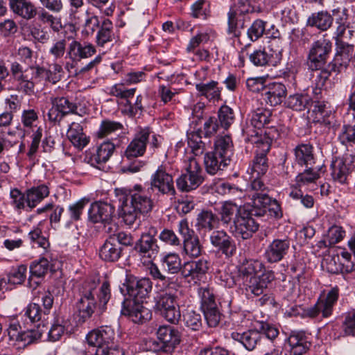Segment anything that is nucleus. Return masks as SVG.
<instances>
[{"instance_id": "f257e3e1", "label": "nucleus", "mask_w": 355, "mask_h": 355, "mask_svg": "<svg viewBox=\"0 0 355 355\" xmlns=\"http://www.w3.org/2000/svg\"><path fill=\"white\" fill-rule=\"evenodd\" d=\"M120 205L119 215L125 225L131 227L141 215L150 213L154 206L150 197L148 196L141 185H135L132 189L121 190L117 193Z\"/></svg>"}, {"instance_id": "f03ea898", "label": "nucleus", "mask_w": 355, "mask_h": 355, "mask_svg": "<svg viewBox=\"0 0 355 355\" xmlns=\"http://www.w3.org/2000/svg\"><path fill=\"white\" fill-rule=\"evenodd\" d=\"M182 173L176 180L178 189L189 191L198 188L203 182L202 170L196 158L189 157L184 162Z\"/></svg>"}, {"instance_id": "7ed1b4c3", "label": "nucleus", "mask_w": 355, "mask_h": 355, "mask_svg": "<svg viewBox=\"0 0 355 355\" xmlns=\"http://www.w3.org/2000/svg\"><path fill=\"white\" fill-rule=\"evenodd\" d=\"M155 308L163 318L172 324H177L181 318L177 296L173 293L166 291L159 294L156 300Z\"/></svg>"}, {"instance_id": "20e7f679", "label": "nucleus", "mask_w": 355, "mask_h": 355, "mask_svg": "<svg viewBox=\"0 0 355 355\" xmlns=\"http://www.w3.org/2000/svg\"><path fill=\"white\" fill-rule=\"evenodd\" d=\"M251 200L254 215L262 216L268 212L270 216L275 218L282 216L279 202L266 193H254L252 194Z\"/></svg>"}, {"instance_id": "39448f33", "label": "nucleus", "mask_w": 355, "mask_h": 355, "mask_svg": "<svg viewBox=\"0 0 355 355\" xmlns=\"http://www.w3.org/2000/svg\"><path fill=\"white\" fill-rule=\"evenodd\" d=\"M332 44L327 39H320L314 42L309 51L307 64L313 71L321 69L325 64L330 52Z\"/></svg>"}, {"instance_id": "423d86ee", "label": "nucleus", "mask_w": 355, "mask_h": 355, "mask_svg": "<svg viewBox=\"0 0 355 355\" xmlns=\"http://www.w3.org/2000/svg\"><path fill=\"white\" fill-rule=\"evenodd\" d=\"M275 38L270 41V45L261 50H256L250 55V60L256 66L277 65L282 59V49L279 46L273 49L272 46L278 43Z\"/></svg>"}, {"instance_id": "0eeeda50", "label": "nucleus", "mask_w": 355, "mask_h": 355, "mask_svg": "<svg viewBox=\"0 0 355 355\" xmlns=\"http://www.w3.org/2000/svg\"><path fill=\"white\" fill-rule=\"evenodd\" d=\"M155 234V229L151 228L148 233L142 234L135 243V250L141 257L146 259L144 262L152 263L158 254L159 246Z\"/></svg>"}, {"instance_id": "6e6552de", "label": "nucleus", "mask_w": 355, "mask_h": 355, "mask_svg": "<svg viewBox=\"0 0 355 355\" xmlns=\"http://www.w3.org/2000/svg\"><path fill=\"white\" fill-rule=\"evenodd\" d=\"M150 189L162 195H175L173 179L164 166H159L150 179Z\"/></svg>"}, {"instance_id": "1a4fd4ad", "label": "nucleus", "mask_w": 355, "mask_h": 355, "mask_svg": "<svg viewBox=\"0 0 355 355\" xmlns=\"http://www.w3.org/2000/svg\"><path fill=\"white\" fill-rule=\"evenodd\" d=\"M231 231L236 237L248 239L257 231L259 225L250 216L249 212L244 209L240 215L234 219Z\"/></svg>"}, {"instance_id": "9d476101", "label": "nucleus", "mask_w": 355, "mask_h": 355, "mask_svg": "<svg viewBox=\"0 0 355 355\" xmlns=\"http://www.w3.org/2000/svg\"><path fill=\"white\" fill-rule=\"evenodd\" d=\"M338 298V288H331L327 296L320 298L316 304L307 311L311 318H328L333 312V307Z\"/></svg>"}, {"instance_id": "9b49d317", "label": "nucleus", "mask_w": 355, "mask_h": 355, "mask_svg": "<svg viewBox=\"0 0 355 355\" xmlns=\"http://www.w3.org/2000/svg\"><path fill=\"white\" fill-rule=\"evenodd\" d=\"M273 279L274 275L271 272H263L259 276H248L241 279V287L245 291L246 295L258 296L263 293L264 289Z\"/></svg>"}, {"instance_id": "f8f14e48", "label": "nucleus", "mask_w": 355, "mask_h": 355, "mask_svg": "<svg viewBox=\"0 0 355 355\" xmlns=\"http://www.w3.org/2000/svg\"><path fill=\"white\" fill-rule=\"evenodd\" d=\"M209 266L210 263L205 258L185 261L183 263L182 275L185 279H190L195 284H198L206 278Z\"/></svg>"}, {"instance_id": "ddd939ff", "label": "nucleus", "mask_w": 355, "mask_h": 355, "mask_svg": "<svg viewBox=\"0 0 355 355\" xmlns=\"http://www.w3.org/2000/svg\"><path fill=\"white\" fill-rule=\"evenodd\" d=\"M354 58V47L346 43H340L337 46L336 53L328 67L333 72L340 73L346 69Z\"/></svg>"}, {"instance_id": "4468645a", "label": "nucleus", "mask_w": 355, "mask_h": 355, "mask_svg": "<svg viewBox=\"0 0 355 355\" xmlns=\"http://www.w3.org/2000/svg\"><path fill=\"white\" fill-rule=\"evenodd\" d=\"M116 335L114 329L110 326H102L90 331L86 337L89 345L99 347L113 346Z\"/></svg>"}, {"instance_id": "2eb2a0df", "label": "nucleus", "mask_w": 355, "mask_h": 355, "mask_svg": "<svg viewBox=\"0 0 355 355\" xmlns=\"http://www.w3.org/2000/svg\"><path fill=\"white\" fill-rule=\"evenodd\" d=\"M156 334L162 344L161 349L164 352H173L181 340L180 332L168 325L160 326L157 329Z\"/></svg>"}, {"instance_id": "dca6fc26", "label": "nucleus", "mask_w": 355, "mask_h": 355, "mask_svg": "<svg viewBox=\"0 0 355 355\" xmlns=\"http://www.w3.org/2000/svg\"><path fill=\"white\" fill-rule=\"evenodd\" d=\"M94 283L88 289H85L77 304L78 317L79 322H84L90 318L96 307L94 298L96 293L94 288Z\"/></svg>"}, {"instance_id": "f3484780", "label": "nucleus", "mask_w": 355, "mask_h": 355, "mask_svg": "<svg viewBox=\"0 0 355 355\" xmlns=\"http://www.w3.org/2000/svg\"><path fill=\"white\" fill-rule=\"evenodd\" d=\"M51 103L52 107L47 116L49 120L53 122L60 121L64 116L73 113L76 110V105L64 97L51 98Z\"/></svg>"}, {"instance_id": "a211bd4d", "label": "nucleus", "mask_w": 355, "mask_h": 355, "mask_svg": "<svg viewBox=\"0 0 355 355\" xmlns=\"http://www.w3.org/2000/svg\"><path fill=\"white\" fill-rule=\"evenodd\" d=\"M121 310L123 315H127L135 323L142 324L151 318L150 309L136 301H124Z\"/></svg>"}, {"instance_id": "6ab92c4d", "label": "nucleus", "mask_w": 355, "mask_h": 355, "mask_svg": "<svg viewBox=\"0 0 355 355\" xmlns=\"http://www.w3.org/2000/svg\"><path fill=\"white\" fill-rule=\"evenodd\" d=\"M115 207L105 202H96L91 205L88 211L89 219L94 223H109L112 220Z\"/></svg>"}, {"instance_id": "aec40b11", "label": "nucleus", "mask_w": 355, "mask_h": 355, "mask_svg": "<svg viewBox=\"0 0 355 355\" xmlns=\"http://www.w3.org/2000/svg\"><path fill=\"white\" fill-rule=\"evenodd\" d=\"M150 135V131L148 128L141 129L136 133L126 148L125 156L128 159L142 156L146 152Z\"/></svg>"}, {"instance_id": "412c9836", "label": "nucleus", "mask_w": 355, "mask_h": 355, "mask_svg": "<svg viewBox=\"0 0 355 355\" xmlns=\"http://www.w3.org/2000/svg\"><path fill=\"white\" fill-rule=\"evenodd\" d=\"M119 141L114 144L109 141L102 143L96 150L95 153L87 155L85 162L92 166L101 168V166L105 164L112 155L115 146L119 145Z\"/></svg>"}, {"instance_id": "4be33fe9", "label": "nucleus", "mask_w": 355, "mask_h": 355, "mask_svg": "<svg viewBox=\"0 0 355 355\" xmlns=\"http://www.w3.org/2000/svg\"><path fill=\"white\" fill-rule=\"evenodd\" d=\"M96 53V49L91 43L80 42L73 40L67 48V58L72 62H79L82 59L92 57Z\"/></svg>"}, {"instance_id": "5701e85b", "label": "nucleus", "mask_w": 355, "mask_h": 355, "mask_svg": "<svg viewBox=\"0 0 355 355\" xmlns=\"http://www.w3.org/2000/svg\"><path fill=\"white\" fill-rule=\"evenodd\" d=\"M210 242L213 246L218 248L227 257H232L236 252L235 243L225 231H214L210 236Z\"/></svg>"}, {"instance_id": "b1692460", "label": "nucleus", "mask_w": 355, "mask_h": 355, "mask_svg": "<svg viewBox=\"0 0 355 355\" xmlns=\"http://www.w3.org/2000/svg\"><path fill=\"white\" fill-rule=\"evenodd\" d=\"M290 245V241L288 239L273 240L265 251L266 259L270 263L280 261L288 253Z\"/></svg>"}, {"instance_id": "393cba45", "label": "nucleus", "mask_w": 355, "mask_h": 355, "mask_svg": "<svg viewBox=\"0 0 355 355\" xmlns=\"http://www.w3.org/2000/svg\"><path fill=\"white\" fill-rule=\"evenodd\" d=\"M270 149V143H268V141L261 143L260 147L257 148L256 156L250 168V174L252 176L256 175L257 177H260L267 172L268 165L267 163L266 153Z\"/></svg>"}, {"instance_id": "a878e982", "label": "nucleus", "mask_w": 355, "mask_h": 355, "mask_svg": "<svg viewBox=\"0 0 355 355\" xmlns=\"http://www.w3.org/2000/svg\"><path fill=\"white\" fill-rule=\"evenodd\" d=\"M11 11L25 20L36 17L37 7L31 0H9Z\"/></svg>"}, {"instance_id": "bb28decb", "label": "nucleus", "mask_w": 355, "mask_h": 355, "mask_svg": "<svg viewBox=\"0 0 355 355\" xmlns=\"http://www.w3.org/2000/svg\"><path fill=\"white\" fill-rule=\"evenodd\" d=\"M286 86L280 83H272L268 85L263 94L266 102L271 106L279 105L286 95Z\"/></svg>"}, {"instance_id": "cd10ccee", "label": "nucleus", "mask_w": 355, "mask_h": 355, "mask_svg": "<svg viewBox=\"0 0 355 355\" xmlns=\"http://www.w3.org/2000/svg\"><path fill=\"white\" fill-rule=\"evenodd\" d=\"M128 293L137 300L146 298L152 289V283L148 278L130 281L127 286Z\"/></svg>"}, {"instance_id": "c85d7f7f", "label": "nucleus", "mask_w": 355, "mask_h": 355, "mask_svg": "<svg viewBox=\"0 0 355 355\" xmlns=\"http://www.w3.org/2000/svg\"><path fill=\"white\" fill-rule=\"evenodd\" d=\"M121 252L122 248L119 246L116 240L114 238L110 239L109 237L101 247L99 256L101 259L105 261L114 262L121 257Z\"/></svg>"}, {"instance_id": "c756f323", "label": "nucleus", "mask_w": 355, "mask_h": 355, "mask_svg": "<svg viewBox=\"0 0 355 355\" xmlns=\"http://www.w3.org/2000/svg\"><path fill=\"white\" fill-rule=\"evenodd\" d=\"M232 337L242 343L248 351L253 350L258 344L265 341L261 333L255 330H250L243 334L232 333Z\"/></svg>"}, {"instance_id": "7c9ffc66", "label": "nucleus", "mask_w": 355, "mask_h": 355, "mask_svg": "<svg viewBox=\"0 0 355 355\" xmlns=\"http://www.w3.org/2000/svg\"><path fill=\"white\" fill-rule=\"evenodd\" d=\"M320 178V173L309 167L303 172L300 173L295 178V184L299 188H304L307 190H315L316 181Z\"/></svg>"}, {"instance_id": "2f4dec72", "label": "nucleus", "mask_w": 355, "mask_h": 355, "mask_svg": "<svg viewBox=\"0 0 355 355\" xmlns=\"http://www.w3.org/2000/svg\"><path fill=\"white\" fill-rule=\"evenodd\" d=\"M26 205L32 210L49 195V189L46 184L33 187L26 191Z\"/></svg>"}, {"instance_id": "473e14b6", "label": "nucleus", "mask_w": 355, "mask_h": 355, "mask_svg": "<svg viewBox=\"0 0 355 355\" xmlns=\"http://www.w3.org/2000/svg\"><path fill=\"white\" fill-rule=\"evenodd\" d=\"M230 161L225 159L223 157L218 156L214 151L205 154L204 163L207 172L210 175H215L219 171H223L229 165Z\"/></svg>"}, {"instance_id": "72a5a7b5", "label": "nucleus", "mask_w": 355, "mask_h": 355, "mask_svg": "<svg viewBox=\"0 0 355 355\" xmlns=\"http://www.w3.org/2000/svg\"><path fill=\"white\" fill-rule=\"evenodd\" d=\"M67 137L78 149H83L89 142V138L83 132V127L78 123L73 122L70 124Z\"/></svg>"}, {"instance_id": "f704fd0d", "label": "nucleus", "mask_w": 355, "mask_h": 355, "mask_svg": "<svg viewBox=\"0 0 355 355\" xmlns=\"http://www.w3.org/2000/svg\"><path fill=\"white\" fill-rule=\"evenodd\" d=\"M295 162L298 165L308 166L315 163L313 147L310 144H300L294 149Z\"/></svg>"}, {"instance_id": "c9c22d12", "label": "nucleus", "mask_w": 355, "mask_h": 355, "mask_svg": "<svg viewBox=\"0 0 355 355\" xmlns=\"http://www.w3.org/2000/svg\"><path fill=\"white\" fill-rule=\"evenodd\" d=\"M214 152L219 157L222 156L225 159L231 160L233 155V143L230 136L219 135L214 141Z\"/></svg>"}, {"instance_id": "e433bc0d", "label": "nucleus", "mask_w": 355, "mask_h": 355, "mask_svg": "<svg viewBox=\"0 0 355 355\" xmlns=\"http://www.w3.org/2000/svg\"><path fill=\"white\" fill-rule=\"evenodd\" d=\"M196 226L198 230L211 231L218 227L220 219L211 211H201L196 218Z\"/></svg>"}, {"instance_id": "4c0bfd02", "label": "nucleus", "mask_w": 355, "mask_h": 355, "mask_svg": "<svg viewBox=\"0 0 355 355\" xmlns=\"http://www.w3.org/2000/svg\"><path fill=\"white\" fill-rule=\"evenodd\" d=\"M116 135L120 137L121 135H125L124 127L122 123L105 119L102 121L99 129L97 132L98 138H104L106 137Z\"/></svg>"}, {"instance_id": "58836bf2", "label": "nucleus", "mask_w": 355, "mask_h": 355, "mask_svg": "<svg viewBox=\"0 0 355 355\" xmlns=\"http://www.w3.org/2000/svg\"><path fill=\"white\" fill-rule=\"evenodd\" d=\"M244 208L237 206L235 203L226 201L222 204L218 210L220 220L224 225H228L231 220L237 217L244 210Z\"/></svg>"}, {"instance_id": "ea45409f", "label": "nucleus", "mask_w": 355, "mask_h": 355, "mask_svg": "<svg viewBox=\"0 0 355 355\" xmlns=\"http://www.w3.org/2000/svg\"><path fill=\"white\" fill-rule=\"evenodd\" d=\"M44 8H37L36 16L39 22L49 26L54 32H59L62 28V22L60 17L53 15Z\"/></svg>"}, {"instance_id": "a19ab883", "label": "nucleus", "mask_w": 355, "mask_h": 355, "mask_svg": "<svg viewBox=\"0 0 355 355\" xmlns=\"http://www.w3.org/2000/svg\"><path fill=\"white\" fill-rule=\"evenodd\" d=\"M333 19L327 12L313 13L307 19V26L316 27L321 31L327 30L332 24Z\"/></svg>"}, {"instance_id": "79ce46f5", "label": "nucleus", "mask_w": 355, "mask_h": 355, "mask_svg": "<svg viewBox=\"0 0 355 355\" xmlns=\"http://www.w3.org/2000/svg\"><path fill=\"white\" fill-rule=\"evenodd\" d=\"M196 88L200 95L209 101H218L220 98L221 89L218 87L216 81L211 80L207 83H198L196 85Z\"/></svg>"}, {"instance_id": "37998d69", "label": "nucleus", "mask_w": 355, "mask_h": 355, "mask_svg": "<svg viewBox=\"0 0 355 355\" xmlns=\"http://www.w3.org/2000/svg\"><path fill=\"white\" fill-rule=\"evenodd\" d=\"M162 264L165 270L171 274H177L182 271L183 263L178 254L169 252L163 255Z\"/></svg>"}, {"instance_id": "c03bdc74", "label": "nucleus", "mask_w": 355, "mask_h": 355, "mask_svg": "<svg viewBox=\"0 0 355 355\" xmlns=\"http://www.w3.org/2000/svg\"><path fill=\"white\" fill-rule=\"evenodd\" d=\"M69 326V321L63 316L56 315L49 331V339L55 342L63 336Z\"/></svg>"}, {"instance_id": "a18cd8bd", "label": "nucleus", "mask_w": 355, "mask_h": 355, "mask_svg": "<svg viewBox=\"0 0 355 355\" xmlns=\"http://www.w3.org/2000/svg\"><path fill=\"white\" fill-rule=\"evenodd\" d=\"M243 135L245 136V140L250 141L255 145V148H259L261 143L268 141L270 143L269 138L262 136V130L255 128L252 126L251 122L250 124L247 123L242 129Z\"/></svg>"}, {"instance_id": "49530a36", "label": "nucleus", "mask_w": 355, "mask_h": 355, "mask_svg": "<svg viewBox=\"0 0 355 355\" xmlns=\"http://www.w3.org/2000/svg\"><path fill=\"white\" fill-rule=\"evenodd\" d=\"M114 38L113 24L108 19L102 21L96 35V42L98 46H103L106 43L112 42Z\"/></svg>"}, {"instance_id": "de8ad7c7", "label": "nucleus", "mask_w": 355, "mask_h": 355, "mask_svg": "<svg viewBox=\"0 0 355 355\" xmlns=\"http://www.w3.org/2000/svg\"><path fill=\"white\" fill-rule=\"evenodd\" d=\"M228 33L238 37L244 27V16L230 8L228 12Z\"/></svg>"}, {"instance_id": "09e8293b", "label": "nucleus", "mask_w": 355, "mask_h": 355, "mask_svg": "<svg viewBox=\"0 0 355 355\" xmlns=\"http://www.w3.org/2000/svg\"><path fill=\"white\" fill-rule=\"evenodd\" d=\"M31 69L35 71L37 76H42L53 83H55L60 80V73L62 71V66L58 63L52 64L49 70L39 67L35 68L31 67Z\"/></svg>"}, {"instance_id": "8fccbe9b", "label": "nucleus", "mask_w": 355, "mask_h": 355, "mask_svg": "<svg viewBox=\"0 0 355 355\" xmlns=\"http://www.w3.org/2000/svg\"><path fill=\"white\" fill-rule=\"evenodd\" d=\"M311 101V97L306 94H295L287 98V106L296 111H302L309 107Z\"/></svg>"}, {"instance_id": "3c124183", "label": "nucleus", "mask_w": 355, "mask_h": 355, "mask_svg": "<svg viewBox=\"0 0 355 355\" xmlns=\"http://www.w3.org/2000/svg\"><path fill=\"white\" fill-rule=\"evenodd\" d=\"M349 168L343 159L336 158L331 164V175L334 180L345 183L348 175Z\"/></svg>"}, {"instance_id": "603ef678", "label": "nucleus", "mask_w": 355, "mask_h": 355, "mask_svg": "<svg viewBox=\"0 0 355 355\" xmlns=\"http://www.w3.org/2000/svg\"><path fill=\"white\" fill-rule=\"evenodd\" d=\"M270 111L264 108H258L252 113L250 121L252 126L261 130L270 121Z\"/></svg>"}, {"instance_id": "864d4df0", "label": "nucleus", "mask_w": 355, "mask_h": 355, "mask_svg": "<svg viewBox=\"0 0 355 355\" xmlns=\"http://www.w3.org/2000/svg\"><path fill=\"white\" fill-rule=\"evenodd\" d=\"M263 267V265L260 261L255 259L245 261L240 269L241 279L248 276H257V274L261 271Z\"/></svg>"}, {"instance_id": "5fc2aeb1", "label": "nucleus", "mask_w": 355, "mask_h": 355, "mask_svg": "<svg viewBox=\"0 0 355 355\" xmlns=\"http://www.w3.org/2000/svg\"><path fill=\"white\" fill-rule=\"evenodd\" d=\"M184 252L191 258H196L201 254L202 247L198 236L184 239Z\"/></svg>"}, {"instance_id": "6e6d98bb", "label": "nucleus", "mask_w": 355, "mask_h": 355, "mask_svg": "<svg viewBox=\"0 0 355 355\" xmlns=\"http://www.w3.org/2000/svg\"><path fill=\"white\" fill-rule=\"evenodd\" d=\"M189 146L196 155H201L205 149V144L202 141L200 132L193 131L187 134Z\"/></svg>"}, {"instance_id": "4d7b16f0", "label": "nucleus", "mask_w": 355, "mask_h": 355, "mask_svg": "<svg viewBox=\"0 0 355 355\" xmlns=\"http://www.w3.org/2000/svg\"><path fill=\"white\" fill-rule=\"evenodd\" d=\"M42 335V331L40 326L37 329H28L21 331L18 347H25L40 340Z\"/></svg>"}, {"instance_id": "13d9d810", "label": "nucleus", "mask_w": 355, "mask_h": 355, "mask_svg": "<svg viewBox=\"0 0 355 355\" xmlns=\"http://www.w3.org/2000/svg\"><path fill=\"white\" fill-rule=\"evenodd\" d=\"M185 325L193 331H198L202 326L200 314L193 310H187L183 315Z\"/></svg>"}, {"instance_id": "bf43d9fd", "label": "nucleus", "mask_w": 355, "mask_h": 355, "mask_svg": "<svg viewBox=\"0 0 355 355\" xmlns=\"http://www.w3.org/2000/svg\"><path fill=\"white\" fill-rule=\"evenodd\" d=\"M218 117L220 125L225 129H227L234 121V111L229 106L223 105L218 112Z\"/></svg>"}, {"instance_id": "052dcab7", "label": "nucleus", "mask_w": 355, "mask_h": 355, "mask_svg": "<svg viewBox=\"0 0 355 355\" xmlns=\"http://www.w3.org/2000/svg\"><path fill=\"white\" fill-rule=\"evenodd\" d=\"M10 204L15 210L21 211L27 207L26 192L22 193L18 189H13L10 192Z\"/></svg>"}, {"instance_id": "680f3d73", "label": "nucleus", "mask_w": 355, "mask_h": 355, "mask_svg": "<svg viewBox=\"0 0 355 355\" xmlns=\"http://www.w3.org/2000/svg\"><path fill=\"white\" fill-rule=\"evenodd\" d=\"M290 349L296 348L306 343H311L308 336L303 331H292L288 338Z\"/></svg>"}, {"instance_id": "e2e57ef3", "label": "nucleus", "mask_w": 355, "mask_h": 355, "mask_svg": "<svg viewBox=\"0 0 355 355\" xmlns=\"http://www.w3.org/2000/svg\"><path fill=\"white\" fill-rule=\"evenodd\" d=\"M343 336H355V308L347 313L342 324Z\"/></svg>"}, {"instance_id": "0e129e2a", "label": "nucleus", "mask_w": 355, "mask_h": 355, "mask_svg": "<svg viewBox=\"0 0 355 355\" xmlns=\"http://www.w3.org/2000/svg\"><path fill=\"white\" fill-rule=\"evenodd\" d=\"M266 22L261 19L255 20L248 28L247 34L248 38L252 41H257L263 35Z\"/></svg>"}, {"instance_id": "69168bd1", "label": "nucleus", "mask_w": 355, "mask_h": 355, "mask_svg": "<svg viewBox=\"0 0 355 355\" xmlns=\"http://www.w3.org/2000/svg\"><path fill=\"white\" fill-rule=\"evenodd\" d=\"M340 143L345 146H352L355 144V127L350 125H344L338 135Z\"/></svg>"}, {"instance_id": "338daca9", "label": "nucleus", "mask_w": 355, "mask_h": 355, "mask_svg": "<svg viewBox=\"0 0 355 355\" xmlns=\"http://www.w3.org/2000/svg\"><path fill=\"white\" fill-rule=\"evenodd\" d=\"M50 268L49 261L46 258H41L34 261L30 267V272L32 276L41 277L45 275Z\"/></svg>"}, {"instance_id": "774afa93", "label": "nucleus", "mask_w": 355, "mask_h": 355, "mask_svg": "<svg viewBox=\"0 0 355 355\" xmlns=\"http://www.w3.org/2000/svg\"><path fill=\"white\" fill-rule=\"evenodd\" d=\"M207 324L211 327H216L220 320V313L217 305L202 309Z\"/></svg>"}]
</instances>
